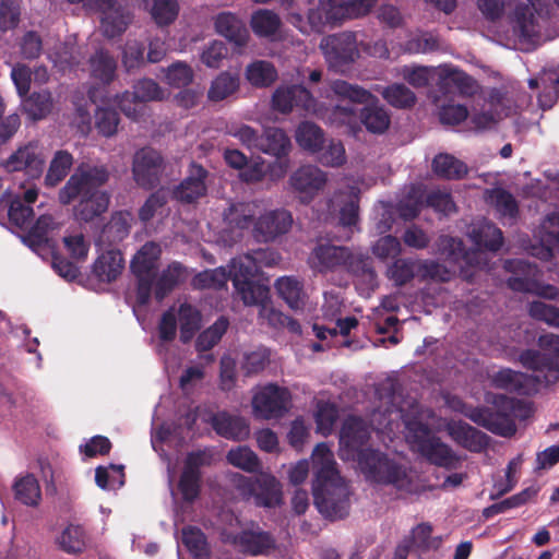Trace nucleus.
Here are the masks:
<instances>
[{
	"mask_svg": "<svg viewBox=\"0 0 559 559\" xmlns=\"http://www.w3.org/2000/svg\"><path fill=\"white\" fill-rule=\"evenodd\" d=\"M397 382L392 379L379 384L377 394L381 405L370 417L373 430L385 435L392 441L403 424L405 439L414 451L436 465L453 467L457 462L456 455L428 427L427 420L432 413L423 409L414 399H403L397 393Z\"/></svg>",
	"mask_w": 559,
	"mask_h": 559,
	"instance_id": "nucleus-1",
	"label": "nucleus"
},
{
	"mask_svg": "<svg viewBox=\"0 0 559 559\" xmlns=\"http://www.w3.org/2000/svg\"><path fill=\"white\" fill-rule=\"evenodd\" d=\"M108 179L109 171L106 166L81 164L59 190V201L68 205L78 200L73 207L74 218L90 223L109 207L110 197L100 189Z\"/></svg>",
	"mask_w": 559,
	"mask_h": 559,
	"instance_id": "nucleus-2",
	"label": "nucleus"
},
{
	"mask_svg": "<svg viewBox=\"0 0 559 559\" xmlns=\"http://www.w3.org/2000/svg\"><path fill=\"white\" fill-rule=\"evenodd\" d=\"M316 480L312 486L313 500L318 511L331 520L348 514L349 491L336 469L333 452L326 443H319L312 452Z\"/></svg>",
	"mask_w": 559,
	"mask_h": 559,
	"instance_id": "nucleus-3",
	"label": "nucleus"
},
{
	"mask_svg": "<svg viewBox=\"0 0 559 559\" xmlns=\"http://www.w3.org/2000/svg\"><path fill=\"white\" fill-rule=\"evenodd\" d=\"M527 2L519 4L510 16L511 38L522 50L534 48L548 17V8L543 0H527Z\"/></svg>",
	"mask_w": 559,
	"mask_h": 559,
	"instance_id": "nucleus-4",
	"label": "nucleus"
},
{
	"mask_svg": "<svg viewBox=\"0 0 559 559\" xmlns=\"http://www.w3.org/2000/svg\"><path fill=\"white\" fill-rule=\"evenodd\" d=\"M377 0H319L318 7L308 13L311 28L323 31L325 25H338L368 15Z\"/></svg>",
	"mask_w": 559,
	"mask_h": 559,
	"instance_id": "nucleus-5",
	"label": "nucleus"
},
{
	"mask_svg": "<svg viewBox=\"0 0 559 559\" xmlns=\"http://www.w3.org/2000/svg\"><path fill=\"white\" fill-rule=\"evenodd\" d=\"M358 466L361 473L371 481L393 485L397 489H406L411 484L406 468L379 451L372 449L360 450L358 452Z\"/></svg>",
	"mask_w": 559,
	"mask_h": 559,
	"instance_id": "nucleus-6",
	"label": "nucleus"
},
{
	"mask_svg": "<svg viewBox=\"0 0 559 559\" xmlns=\"http://www.w3.org/2000/svg\"><path fill=\"white\" fill-rule=\"evenodd\" d=\"M539 345L542 352L525 350L520 355V361L535 372L536 381L549 384L559 378V335H543Z\"/></svg>",
	"mask_w": 559,
	"mask_h": 559,
	"instance_id": "nucleus-7",
	"label": "nucleus"
},
{
	"mask_svg": "<svg viewBox=\"0 0 559 559\" xmlns=\"http://www.w3.org/2000/svg\"><path fill=\"white\" fill-rule=\"evenodd\" d=\"M495 409L484 413L480 421L484 427L493 433L509 437L515 433V419H525L530 416L531 408L526 402L498 395L495 399Z\"/></svg>",
	"mask_w": 559,
	"mask_h": 559,
	"instance_id": "nucleus-8",
	"label": "nucleus"
},
{
	"mask_svg": "<svg viewBox=\"0 0 559 559\" xmlns=\"http://www.w3.org/2000/svg\"><path fill=\"white\" fill-rule=\"evenodd\" d=\"M330 91L333 96L341 102H348L347 105H336L331 111L322 112V118H326L332 123L349 124L355 121L357 110L355 105L371 103L372 94L357 84H352L345 80H333L330 82Z\"/></svg>",
	"mask_w": 559,
	"mask_h": 559,
	"instance_id": "nucleus-9",
	"label": "nucleus"
},
{
	"mask_svg": "<svg viewBox=\"0 0 559 559\" xmlns=\"http://www.w3.org/2000/svg\"><path fill=\"white\" fill-rule=\"evenodd\" d=\"M160 254V246L148 241L139 249L131 261V271L138 280L136 301L139 305H145L151 298Z\"/></svg>",
	"mask_w": 559,
	"mask_h": 559,
	"instance_id": "nucleus-10",
	"label": "nucleus"
},
{
	"mask_svg": "<svg viewBox=\"0 0 559 559\" xmlns=\"http://www.w3.org/2000/svg\"><path fill=\"white\" fill-rule=\"evenodd\" d=\"M234 480L242 497L253 498L259 507L275 508L282 503L281 483L270 473L260 472L254 479L235 474Z\"/></svg>",
	"mask_w": 559,
	"mask_h": 559,
	"instance_id": "nucleus-11",
	"label": "nucleus"
},
{
	"mask_svg": "<svg viewBox=\"0 0 559 559\" xmlns=\"http://www.w3.org/2000/svg\"><path fill=\"white\" fill-rule=\"evenodd\" d=\"M320 49L330 69L344 72L359 57L357 33L343 31L325 36L320 41Z\"/></svg>",
	"mask_w": 559,
	"mask_h": 559,
	"instance_id": "nucleus-12",
	"label": "nucleus"
},
{
	"mask_svg": "<svg viewBox=\"0 0 559 559\" xmlns=\"http://www.w3.org/2000/svg\"><path fill=\"white\" fill-rule=\"evenodd\" d=\"M504 269L514 273L508 280V286L515 292L534 293L542 297L554 299L558 296V289L551 285L539 286L536 282L538 270L536 265L521 259L508 260Z\"/></svg>",
	"mask_w": 559,
	"mask_h": 559,
	"instance_id": "nucleus-13",
	"label": "nucleus"
},
{
	"mask_svg": "<svg viewBox=\"0 0 559 559\" xmlns=\"http://www.w3.org/2000/svg\"><path fill=\"white\" fill-rule=\"evenodd\" d=\"M1 166L8 173L23 171L32 179L39 178L45 168V156L39 144L35 141L20 145L12 152Z\"/></svg>",
	"mask_w": 559,
	"mask_h": 559,
	"instance_id": "nucleus-14",
	"label": "nucleus"
},
{
	"mask_svg": "<svg viewBox=\"0 0 559 559\" xmlns=\"http://www.w3.org/2000/svg\"><path fill=\"white\" fill-rule=\"evenodd\" d=\"M164 171V158L152 147H143L135 152L132 160V175L138 186L153 189L159 183Z\"/></svg>",
	"mask_w": 559,
	"mask_h": 559,
	"instance_id": "nucleus-15",
	"label": "nucleus"
},
{
	"mask_svg": "<svg viewBox=\"0 0 559 559\" xmlns=\"http://www.w3.org/2000/svg\"><path fill=\"white\" fill-rule=\"evenodd\" d=\"M272 106L282 114H288L294 108H301L307 114L323 116L317 100L302 85L278 86L272 96Z\"/></svg>",
	"mask_w": 559,
	"mask_h": 559,
	"instance_id": "nucleus-16",
	"label": "nucleus"
},
{
	"mask_svg": "<svg viewBox=\"0 0 559 559\" xmlns=\"http://www.w3.org/2000/svg\"><path fill=\"white\" fill-rule=\"evenodd\" d=\"M259 206L255 202L234 203L224 212V222L226 228L222 234V239L227 245L237 242L243 230L253 226V218L258 214Z\"/></svg>",
	"mask_w": 559,
	"mask_h": 559,
	"instance_id": "nucleus-17",
	"label": "nucleus"
},
{
	"mask_svg": "<svg viewBox=\"0 0 559 559\" xmlns=\"http://www.w3.org/2000/svg\"><path fill=\"white\" fill-rule=\"evenodd\" d=\"M328 174L316 165H302L289 177V185L302 203L311 202L325 187Z\"/></svg>",
	"mask_w": 559,
	"mask_h": 559,
	"instance_id": "nucleus-18",
	"label": "nucleus"
},
{
	"mask_svg": "<svg viewBox=\"0 0 559 559\" xmlns=\"http://www.w3.org/2000/svg\"><path fill=\"white\" fill-rule=\"evenodd\" d=\"M289 399L287 389L269 384L254 394L252 407L255 416L260 418H277L287 411Z\"/></svg>",
	"mask_w": 559,
	"mask_h": 559,
	"instance_id": "nucleus-19",
	"label": "nucleus"
},
{
	"mask_svg": "<svg viewBox=\"0 0 559 559\" xmlns=\"http://www.w3.org/2000/svg\"><path fill=\"white\" fill-rule=\"evenodd\" d=\"M62 222L53 214L40 215L28 234L23 238L24 242L39 255L52 252L55 242L52 236L60 230Z\"/></svg>",
	"mask_w": 559,
	"mask_h": 559,
	"instance_id": "nucleus-20",
	"label": "nucleus"
},
{
	"mask_svg": "<svg viewBox=\"0 0 559 559\" xmlns=\"http://www.w3.org/2000/svg\"><path fill=\"white\" fill-rule=\"evenodd\" d=\"M293 225L292 214L286 210H272L261 214L253 224L252 235L259 242H271L286 234Z\"/></svg>",
	"mask_w": 559,
	"mask_h": 559,
	"instance_id": "nucleus-21",
	"label": "nucleus"
},
{
	"mask_svg": "<svg viewBox=\"0 0 559 559\" xmlns=\"http://www.w3.org/2000/svg\"><path fill=\"white\" fill-rule=\"evenodd\" d=\"M224 540L236 546L239 551L252 556L267 554L275 547L271 535L262 531H243L237 535L225 533Z\"/></svg>",
	"mask_w": 559,
	"mask_h": 559,
	"instance_id": "nucleus-22",
	"label": "nucleus"
},
{
	"mask_svg": "<svg viewBox=\"0 0 559 559\" xmlns=\"http://www.w3.org/2000/svg\"><path fill=\"white\" fill-rule=\"evenodd\" d=\"M539 246L532 248V255L549 260L554 250H559V211L548 214L539 226Z\"/></svg>",
	"mask_w": 559,
	"mask_h": 559,
	"instance_id": "nucleus-23",
	"label": "nucleus"
},
{
	"mask_svg": "<svg viewBox=\"0 0 559 559\" xmlns=\"http://www.w3.org/2000/svg\"><path fill=\"white\" fill-rule=\"evenodd\" d=\"M215 32L225 37L237 48H242L249 40V31L245 22L231 12H222L214 17Z\"/></svg>",
	"mask_w": 559,
	"mask_h": 559,
	"instance_id": "nucleus-24",
	"label": "nucleus"
},
{
	"mask_svg": "<svg viewBox=\"0 0 559 559\" xmlns=\"http://www.w3.org/2000/svg\"><path fill=\"white\" fill-rule=\"evenodd\" d=\"M349 257V249L333 245L317 246L309 257L310 266L318 272L333 271L343 267Z\"/></svg>",
	"mask_w": 559,
	"mask_h": 559,
	"instance_id": "nucleus-25",
	"label": "nucleus"
},
{
	"mask_svg": "<svg viewBox=\"0 0 559 559\" xmlns=\"http://www.w3.org/2000/svg\"><path fill=\"white\" fill-rule=\"evenodd\" d=\"M491 384L497 389L520 394H528L538 381L535 380V372L532 376L513 371L509 368L495 372L491 377Z\"/></svg>",
	"mask_w": 559,
	"mask_h": 559,
	"instance_id": "nucleus-26",
	"label": "nucleus"
},
{
	"mask_svg": "<svg viewBox=\"0 0 559 559\" xmlns=\"http://www.w3.org/2000/svg\"><path fill=\"white\" fill-rule=\"evenodd\" d=\"M206 175L202 166L192 164L187 178L174 191L175 198L181 202L192 203L203 197L206 192Z\"/></svg>",
	"mask_w": 559,
	"mask_h": 559,
	"instance_id": "nucleus-27",
	"label": "nucleus"
},
{
	"mask_svg": "<svg viewBox=\"0 0 559 559\" xmlns=\"http://www.w3.org/2000/svg\"><path fill=\"white\" fill-rule=\"evenodd\" d=\"M100 12V31L107 38H115L123 34L133 17L131 12L120 4H114Z\"/></svg>",
	"mask_w": 559,
	"mask_h": 559,
	"instance_id": "nucleus-28",
	"label": "nucleus"
},
{
	"mask_svg": "<svg viewBox=\"0 0 559 559\" xmlns=\"http://www.w3.org/2000/svg\"><path fill=\"white\" fill-rule=\"evenodd\" d=\"M440 87L447 91L455 90L464 97H472L479 90V85L471 75L452 67H445L441 70Z\"/></svg>",
	"mask_w": 559,
	"mask_h": 559,
	"instance_id": "nucleus-29",
	"label": "nucleus"
},
{
	"mask_svg": "<svg viewBox=\"0 0 559 559\" xmlns=\"http://www.w3.org/2000/svg\"><path fill=\"white\" fill-rule=\"evenodd\" d=\"M448 432L457 444L472 452H480L487 447V436L466 423L449 424Z\"/></svg>",
	"mask_w": 559,
	"mask_h": 559,
	"instance_id": "nucleus-30",
	"label": "nucleus"
},
{
	"mask_svg": "<svg viewBox=\"0 0 559 559\" xmlns=\"http://www.w3.org/2000/svg\"><path fill=\"white\" fill-rule=\"evenodd\" d=\"M214 430L222 437L233 440H243L249 433V425L240 417L221 412L212 417Z\"/></svg>",
	"mask_w": 559,
	"mask_h": 559,
	"instance_id": "nucleus-31",
	"label": "nucleus"
},
{
	"mask_svg": "<svg viewBox=\"0 0 559 559\" xmlns=\"http://www.w3.org/2000/svg\"><path fill=\"white\" fill-rule=\"evenodd\" d=\"M37 197L38 190L34 187L24 191L22 197H15L8 211L10 222L20 228L27 227L34 215L31 204L36 201Z\"/></svg>",
	"mask_w": 559,
	"mask_h": 559,
	"instance_id": "nucleus-32",
	"label": "nucleus"
},
{
	"mask_svg": "<svg viewBox=\"0 0 559 559\" xmlns=\"http://www.w3.org/2000/svg\"><path fill=\"white\" fill-rule=\"evenodd\" d=\"M124 266L122 253L111 249L100 254L93 264V273L102 282H114Z\"/></svg>",
	"mask_w": 559,
	"mask_h": 559,
	"instance_id": "nucleus-33",
	"label": "nucleus"
},
{
	"mask_svg": "<svg viewBox=\"0 0 559 559\" xmlns=\"http://www.w3.org/2000/svg\"><path fill=\"white\" fill-rule=\"evenodd\" d=\"M274 286L280 297L292 309H301L305 306L307 295L304 283L296 276H282L276 280Z\"/></svg>",
	"mask_w": 559,
	"mask_h": 559,
	"instance_id": "nucleus-34",
	"label": "nucleus"
},
{
	"mask_svg": "<svg viewBox=\"0 0 559 559\" xmlns=\"http://www.w3.org/2000/svg\"><path fill=\"white\" fill-rule=\"evenodd\" d=\"M468 236L479 249L484 248L490 251L500 249L503 240L501 230L487 221L474 224Z\"/></svg>",
	"mask_w": 559,
	"mask_h": 559,
	"instance_id": "nucleus-35",
	"label": "nucleus"
},
{
	"mask_svg": "<svg viewBox=\"0 0 559 559\" xmlns=\"http://www.w3.org/2000/svg\"><path fill=\"white\" fill-rule=\"evenodd\" d=\"M188 270L179 262L170 263L163 270L155 283V297L164 299L175 287L186 282Z\"/></svg>",
	"mask_w": 559,
	"mask_h": 559,
	"instance_id": "nucleus-36",
	"label": "nucleus"
},
{
	"mask_svg": "<svg viewBox=\"0 0 559 559\" xmlns=\"http://www.w3.org/2000/svg\"><path fill=\"white\" fill-rule=\"evenodd\" d=\"M486 201L495 207L496 212L503 219L514 222L519 215V204L509 191L502 188L486 190Z\"/></svg>",
	"mask_w": 559,
	"mask_h": 559,
	"instance_id": "nucleus-37",
	"label": "nucleus"
},
{
	"mask_svg": "<svg viewBox=\"0 0 559 559\" xmlns=\"http://www.w3.org/2000/svg\"><path fill=\"white\" fill-rule=\"evenodd\" d=\"M259 152L281 158L288 155L292 143L287 134L280 128H266L261 134Z\"/></svg>",
	"mask_w": 559,
	"mask_h": 559,
	"instance_id": "nucleus-38",
	"label": "nucleus"
},
{
	"mask_svg": "<svg viewBox=\"0 0 559 559\" xmlns=\"http://www.w3.org/2000/svg\"><path fill=\"white\" fill-rule=\"evenodd\" d=\"M237 297L245 306H257L262 308L270 300V289L266 285L249 280L245 282L236 281L234 284Z\"/></svg>",
	"mask_w": 559,
	"mask_h": 559,
	"instance_id": "nucleus-39",
	"label": "nucleus"
},
{
	"mask_svg": "<svg viewBox=\"0 0 559 559\" xmlns=\"http://www.w3.org/2000/svg\"><path fill=\"white\" fill-rule=\"evenodd\" d=\"M369 438V428L358 417H348L340 432V443L350 450H358Z\"/></svg>",
	"mask_w": 559,
	"mask_h": 559,
	"instance_id": "nucleus-40",
	"label": "nucleus"
},
{
	"mask_svg": "<svg viewBox=\"0 0 559 559\" xmlns=\"http://www.w3.org/2000/svg\"><path fill=\"white\" fill-rule=\"evenodd\" d=\"M132 215L129 212H117L100 233V240L106 243L122 241L130 233Z\"/></svg>",
	"mask_w": 559,
	"mask_h": 559,
	"instance_id": "nucleus-41",
	"label": "nucleus"
},
{
	"mask_svg": "<svg viewBox=\"0 0 559 559\" xmlns=\"http://www.w3.org/2000/svg\"><path fill=\"white\" fill-rule=\"evenodd\" d=\"M23 110L27 117L33 121L45 119L53 108L52 95L49 91L34 92L25 97L23 103Z\"/></svg>",
	"mask_w": 559,
	"mask_h": 559,
	"instance_id": "nucleus-42",
	"label": "nucleus"
},
{
	"mask_svg": "<svg viewBox=\"0 0 559 559\" xmlns=\"http://www.w3.org/2000/svg\"><path fill=\"white\" fill-rule=\"evenodd\" d=\"M176 318L180 325L181 342H190L201 328V314L199 310L189 304H181L176 308Z\"/></svg>",
	"mask_w": 559,
	"mask_h": 559,
	"instance_id": "nucleus-43",
	"label": "nucleus"
},
{
	"mask_svg": "<svg viewBox=\"0 0 559 559\" xmlns=\"http://www.w3.org/2000/svg\"><path fill=\"white\" fill-rule=\"evenodd\" d=\"M247 81L254 87H267L277 79L275 67L266 60H255L249 63L245 71Z\"/></svg>",
	"mask_w": 559,
	"mask_h": 559,
	"instance_id": "nucleus-44",
	"label": "nucleus"
},
{
	"mask_svg": "<svg viewBox=\"0 0 559 559\" xmlns=\"http://www.w3.org/2000/svg\"><path fill=\"white\" fill-rule=\"evenodd\" d=\"M432 170L437 176L450 180L461 179L468 171L462 160L447 153L438 154L433 158Z\"/></svg>",
	"mask_w": 559,
	"mask_h": 559,
	"instance_id": "nucleus-45",
	"label": "nucleus"
},
{
	"mask_svg": "<svg viewBox=\"0 0 559 559\" xmlns=\"http://www.w3.org/2000/svg\"><path fill=\"white\" fill-rule=\"evenodd\" d=\"M250 26L255 35L271 37L280 29L281 19L271 10L260 9L252 13Z\"/></svg>",
	"mask_w": 559,
	"mask_h": 559,
	"instance_id": "nucleus-46",
	"label": "nucleus"
},
{
	"mask_svg": "<svg viewBox=\"0 0 559 559\" xmlns=\"http://www.w3.org/2000/svg\"><path fill=\"white\" fill-rule=\"evenodd\" d=\"M90 69L92 76L108 84L115 78L117 63L107 51L98 50L90 59Z\"/></svg>",
	"mask_w": 559,
	"mask_h": 559,
	"instance_id": "nucleus-47",
	"label": "nucleus"
},
{
	"mask_svg": "<svg viewBox=\"0 0 559 559\" xmlns=\"http://www.w3.org/2000/svg\"><path fill=\"white\" fill-rule=\"evenodd\" d=\"M238 88L239 76L229 72H222L212 81L207 97L212 102H221L236 93Z\"/></svg>",
	"mask_w": 559,
	"mask_h": 559,
	"instance_id": "nucleus-48",
	"label": "nucleus"
},
{
	"mask_svg": "<svg viewBox=\"0 0 559 559\" xmlns=\"http://www.w3.org/2000/svg\"><path fill=\"white\" fill-rule=\"evenodd\" d=\"M295 138L300 147L312 153L320 151L324 143L322 130L317 124L308 121L298 126Z\"/></svg>",
	"mask_w": 559,
	"mask_h": 559,
	"instance_id": "nucleus-49",
	"label": "nucleus"
},
{
	"mask_svg": "<svg viewBox=\"0 0 559 559\" xmlns=\"http://www.w3.org/2000/svg\"><path fill=\"white\" fill-rule=\"evenodd\" d=\"M56 543L67 554H80L85 548V533L80 525L69 524L56 538Z\"/></svg>",
	"mask_w": 559,
	"mask_h": 559,
	"instance_id": "nucleus-50",
	"label": "nucleus"
},
{
	"mask_svg": "<svg viewBox=\"0 0 559 559\" xmlns=\"http://www.w3.org/2000/svg\"><path fill=\"white\" fill-rule=\"evenodd\" d=\"M73 165V157L68 151H57L50 162L45 183L55 187L61 182Z\"/></svg>",
	"mask_w": 559,
	"mask_h": 559,
	"instance_id": "nucleus-51",
	"label": "nucleus"
},
{
	"mask_svg": "<svg viewBox=\"0 0 559 559\" xmlns=\"http://www.w3.org/2000/svg\"><path fill=\"white\" fill-rule=\"evenodd\" d=\"M227 461L233 466L247 473H258L262 467L258 455L251 449L243 445L230 449L227 453Z\"/></svg>",
	"mask_w": 559,
	"mask_h": 559,
	"instance_id": "nucleus-52",
	"label": "nucleus"
},
{
	"mask_svg": "<svg viewBox=\"0 0 559 559\" xmlns=\"http://www.w3.org/2000/svg\"><path fill=\"white\" fill-rule=\"evenodd\" d=\"M15 498L26 506H37L40 498V487L33 475H25L14 484Z\"/></svg>",
	"mask_w": 559,
	"mask_h": 559,
	"instance_id": "nucleus-53",
	"label": "nucleus"
},
{
	"mask_svg": "<svg viewBox=\"0 0 559 559\" xmlns=\"http://www.w3.org/2000/svg\"><path fill=\"white\" fill-rule=\"evenodd\" d=\"M437 246L438 252L449 262L456 264L460 263L461 260H465L467 263H472L469 253L464 252L461 239L451 236H440Z\"/></svg>",
	"mask_w": 559,
	"mask_h": 559,
	"instance_id": "nucleus-54",
	"label": "nucleus"
},
{
	"mask_svg": "<svg viewBox=\"0 0 559 559\" xmlns=\"http://www.w3.org/2000/svg\"><path fill=\"white\" fill-rule=\"evenodd\" d=\"M150 12L157 25L166 26L177 19L179 4L177 0H152Z\"/></svg>",
	"mask_w": 559,
	"mask_h": 559,
	"instance_id": "nucleus-55",
	"label": "nucleus"
},
{
	"mask_svg": "<svg viewBox=\"0 0 559 559\" xmlns=\"http://www.w3.org/2000/svg\"><path fill=\"white\" fill-rule=\"evenodd\" d=\"M227 272L233 284H236V281L245 282L253 280L254 275L258 273V269L251 254L247 253L233 259Z\"/></svg>",
	"mask_w": 559,
	"mask_h": 559,
	"instance_id": "nucleus-56",
	"label": "nucleus"
},
{
	"mask_svg": "<svg viewBox=\"0 0 559 559\" xmlns=\"http://www.w3.org/2000/svg\"><path fill=\"white\" fill-rule=\"evenodd\" d=\"M63 246L71 259L83 262L87 259L91 248L90 240L81 231L67 234L63 239Z\"/></svg>",
	"mask_w": 559,
	"mask_h": 559,
	"instance_id": "nucleus-57",
	"label": "nucleus"
},
{
	"mask_svg": "<svg viewBox=\"0 0 559 559\" xmlns=\"http://www.w3.org/2000/svg\"><path fill=\"white\" fill-rule=\"evenodd\" d=\"M352 274L362 277L365 282L372 285L376 281V273L371 266L370 259L360 253H353L349 250V257L343 266Z\"/></svg>",
	"mask_w": 559,
	"mask_h": 559,
	"instance_id": "nucleus-58",
	"label": "nucleus"
},
{
	"mask_svg": "<svg viewBox=\"0 0 559 559\" xmlns=\"http://www.w3.org/2000/svg\"><path fill=\"white\" fill-rule=\"evenodd\" d=\"M228 320L225 317L218 318L209 329L203 331L197 340V349L206 352L215 346L228 328Z\"/></svg>",
	"mask_w": 559,
	"mask_h": 559,
	"instance_id": "nucleus-59",
	"label": "nucleus"
},
{
	"mask_svg": "<svg viewBox=\"0 0 559 559\" xmlns=\"http://www.w3.org/2000/svg\"><path fill=\"white\" fill-rule=\"evenodd\" d=\"M388 276L396 286H403L417 276V261L397 259L388 269Z\"/></svg>",
	"mask_w": 559,
	"mask_h": 559,
	"instance_id": "nucleus-60",
	"label": "nucleus"
},
{
	"mask_svg": "<svg viewBox=\"0 0 559 559\" xmlns=\"http://www.w3.org/2000/svg\"><path fill=\"white\" fill-rule=\"evenodd\" d=\"M228 278L227 270L225 267H217L214 270H205L197 274L192 280V285L200 289H218L226 285Z\"/></svg>",
	"mask_w": 559,
	"mask_h": 559,
	"instance_id": "nucleus-61",
	"label": "nucleus"
},
{
	"mask_svg": "<svg viewBox=\"0 0 559 559\" xmlns=\"http://www.w3.org/2000/svg\"><path fill=\"white\" fill-rule=\"evenodd\" d=\"M361 121L372 133H383L390 126L388 112L380 107H366L361 112Z\"/></svg>",
	"mask_w": 559,
	"mask_h": 559,
	"instance_id": "nucleus-62",
	"label": "nucleus"
},
{
	"mask_svg": "<svg viewBox=\"0 0 559 559\" xmlns=\"http://www.w3.org/2000/svg\"><path fill=\"white\" fill-rule=\"evenodd\" d=\"M123 466H98L95 471V481L102 489H114L123 485Z\"/></svg>",
	"mask_w": 559,
	"mask_h": 559,
	"instance_id": "nucleus-63",
	"label": "nucleus"
},
{
	"mask_svg": "<svg viewBox=\"0 0 559 559\" xmlns=\"http://www.w3.org/2000/svg\"><path fill=\"white\" fill-rule=\"evenodd\" d=\"M166 82L174 87H183L193 80V71L189 64L177 61L165 70Z\"/></svg>",
	"mask_w": 559,
	"mask_h": 559,
	"instance_id": "nucleus-64",
	"label": "nucleus"
}]
</instances>
